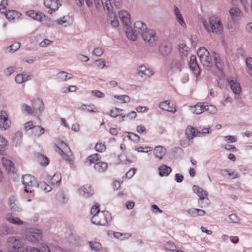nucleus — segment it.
Segmentation results:
<instances>
[{"label":"nucleus","mask_w":252,"mask_h":252,"mask_svg":"<svg viewBox=\"0 0 252 252\" xmlns=\"http://www.w3.org/2000/svg\"><path fill=\"white\" fill-rule=\"evenodd\" d=\"M147 29V26L144 23L137 21L134 23L133 29H127L126 34L129 40L135 41L138 36H142Z\"/></svg>","instance_id":"nucleus-1"},{"label":"nucleus","mask_w":252,"mask_h":252,"mask_svg":"<svg viewBox=\"0 0 252 252\" xmlns=\"http://www.w3.org/2000/svg\"><path fill=\"white\" fill-rule=\"evenodd\" d=\"M202 24L205 30L208 32L220 34L223 31V26L220 19L215 17L209 18V22L203 20Z\"/></svg>","instance_id":"nucleus-2"},{"label":"nucleus","mask_w":252,"mask_h":252,"mask_svg":"<svg viewBox=\"0 0 252 252\" xmlns=\"http://www.w3.org/2000/svg\"><path fill=\"white\" fill-rule=\"evenodd\" d=\"M197 54L203 66L208 70L213 66V62L210 53L205 47L198 49Z\"/></svg>","instance_id":"nucleus-3"},{"label":"nucleus","mask_w":252,"mask_h":252,"mask_svg":"<svg viewBox=\"0 0 252 252\" xmlns=\"http://www.w3.org/2000/svg\"><path fill=\"white\" fill-rule=\"evenodd\" d=\"M112 217L111 214L107 211L101 212L99 214H94L91 221L93 223L98 225H105L111 221Z\"/></svg>","instance_id":"nucleus-4"},{"label":"nucleus","mask_w":252,"mask_h":252,"mask_svg":"<svg viewBox=\"0 0 252 252\" xmlns=\"http://www.w3.org/2000/svg\"><path fill=\"white\" fill-rule=\"evenodd\" d=\"M42 237V231L36 228L30 229L26 233V239L28 241L34 244L40 241Z\"/></svg>","instance_id":"nucleus-5"},{"label":"nucleus","mask_w":252,"mask_h":252,"mask_svg":"<svg viewBox=\"0 0 252 252\" xmlns=\"http://www.w3.org/2000/svg\"><path fill=\"white\" fill-rule=\"evenodd\" d=\"M55 150L65 160L70 163L72 162V160L70 158L69 156L66 154L67 152H70L71 151L69 146L65 143L62 142L60 143V146L56 145Z\"/></svg>","instance_id":"nucleus-6"},{"label":"nucleus","mask_w":252,"mask_h":252,"mask_svg":"<svg viewBox=\"0 0 252 252\" xmlns=\"http://www.w3.org/2000/svg\"><path fill=\"white\" fill-rule=\"evenodd\" d=\"M141 37L146 42L148 43L149 45L151 46H154L157 40L156 32L151 29H148Z\"/></svg>","instance_id":"nucleus-7"},{"label":"nucleus","mask_w":252,"mask_h":252,"mask_svg":"<svg viewBox=\"0 0 252 252\" xmlns=\"http://www.w3.org/2000/svg\"><path fill=\"white\" fill-rule=\"evenodd\" d=\"M43 3L49 9L48 12L50 14L57 10L62 5L60 0H44Z\"/></svg>","instance_id":"nucleus-8"},{"label":"nucleus","mask_w":252,"mask_h":252,"mask_svg":"<svg viewBox=\"0 0 252 252\" xmlns=\"http://www.w3.org/2000/svg\"><path fill=\"white\" fill-rule=\"evenodd\" d=\"M189 66L193 74L196 76H198L200 74L201 69L196 61V57L194 55L190 57Z\"/></svg>","instance_id":"nucleus-9"},{"label":"nucleus","mask_w":252,"mask_h":252,"mask_svg":"<svg viewBox=\"0 0 252 252\" xmlns=\"http://www.w3.org/2000/svg\"><path fill=\"white\" fill-rule=\"evenodd\" d=\"M7 204L10 209L14 212H20L22 210L15 196H10L8 199Z\"/></svg>","instance_id":"nucleus-10"},{"label":"nucleus","mask_w":252,"mask_h":252,"mask_svg":"<svg viewBox=\"0 0 252 252\" xmlns=\"http://www.w3.org/2000/svg\"><path fill=\"white\" fill-rule=\"evenodd\" d=\"M10 122L8 119L7 115L5 111L0 112V129L5 130L8 128Z\"/></svg>","instance_id":"nucleus-11"},{"label":"nucleus","mask_w":252,"mask_h":252,"mask_svg":"<svg viewBox=\"0 0 252 252\" xmlns=\"http://www.w3.org/2000/svg\"><path fill=\"white\" fill-rule=\"evenodd\" d=\"M22 183L25 186H28L31 187H35L38 185L34 177L28 174L23 176Z\"/></svg>","instance_id":"nucleus-12"},{"label":"nucleus","mask_w":252,"mask_h":252,"mask_svg":"<svg viewBox=\"0 0 252 252\" xmlns=\"http://www.w3.org/2000/svg\"><path fill=\"white\" fill-rule=\"evenodd\" d=\"M137 74L142 78H150L153 74V71L145 65H141L137 69Z\"/></svg>","instance_id":"nucleus-13"},{"label":"nucleus","mask_w":252,"mask_h":252,"mask_svg":"<svg viewBox=\"0 0 252 252\" xmlns=\"http://www.w3.org/2000/svg\"><path fill=\"white\" fill-rule=\"evenodd\" d=\"M159 107L163 110L168 111L172 113H175L176 112L175 105L173 103L171 104L168 100L161 102L159 104Z\"/></svg>","instance_id":"nucleus-14"},{"label":"nucleus","mask_w":252,"mask_h":252,"mask_svg":"<svg viewBox=\"0 0 252 252\" xmlns=\"http://www.w3.org/2000/svg\"><path fill=\"white\" fill-rule=\"evenodd\" d=\"M80 195L84 198H88L91 196L93 193L94 191L92 190L90 185H86L81 187L78 189Z\"/></svg>","instance_id":"nucleus-15"},{"label":"nucleus","mask_w":252,"mask_h":252,"mask_svg":"<svg viewBox=\"0 0 252 252\" xmlns=\"http://www.w3.org/2000/svg\"><path fill=\"white\" fill-rule=\"evenodd\" d=\"M183 63L179 60H173L172 61L170 65V71L172 73L180 72L182 69Z\"/></svg>","instance_id":"nucleus-16"},{"label":"nucleus","mask_w":252,"mask_h":252,"mask_svg":"<svg viewBox=\"0 0 252 252\" xmlns=\"http://www.w3.org/2000/svg\"><path fill=\"white\" fill-rule=\"evenodd\" d=\"M119 17L123 25L127 26L130 23V14L125 10L120 11L118 13Z\"/></svg>","instance_id":"nucleus-17"},{"label":"nucleus","mask_w":252,"mask_h":252,"mask_svg":"<svg viewBox=\"0 0 252 252\" xmlns=\"http://www.w3.org/2000/svg\"><path fill=\"white\" fill-rule=\"evenodd\" d=\"M227 81L230 86L231 89L235 94H238L241 93V89L240 85L236 80L228 78Z\"/></svg>","instance_id":"nucleus-18"},{"label":"nucleus","mask_w":252,"mask_h":252,"mask_svg":"<svg viewBox=\"0 0 252 252\" xmlns=\"http://www.w3.org/2000/svg\"><path fill=\"white\" fill-rule=\"evenodd\" d=\"M214 62L215 63L216 68L220 71H222L224 69V63L220 59V56L215 51L212 53Z\"/></svg>","instance_id":"nucleus-19"},{"label":"nucleus","mask_w":252,"mask_h":252,"mask_svg":"<svg viewBox=\"0 0 252 252\" xmlns=\"http://www.w3.org/2000/svg\"><path fill=\"white\" fill-rule=\"evenodd\" d=\"M4 13L6 18L9 21H14L15 20L19 18L21 16L20 13L14 10L5 11V9Z\"/></svg>","instance_id":"nucleus-20"},{"label":"nucleus","mask_w":252,"mask_h":252,"mask_svg":"<svg viewBox=\"0 0 252 252\" xmlns=\"http://www.w3.org/2000/svg\"><path fill=\"white\" fill-rule=\"evenodd\" d=\"M8 242L9 244H12V250L13 251H18L22 246L21 241L14 237H10L8 240Z\"/></svg>","instance_id":"nucleus-21"},{"label":"nucleus","mask_w":252,"mask_h":252,"mask_svg":"<svg viewBox=\"0 0 252 252\" xmlns=\"http://www.w3.org/2000/svg\"><path fill=\"white\" fill-rule=\"evenodd\" d=\"M229 14L233 20H237L241 18L243 14L241 10L238 7H233L229 10Z\"/></svg>","instance_id":"nucleus-22"},{"label":"nucleus","mask_w":252,"mask_h":252,"mask_svg":"<svg viewBox=\"0 0 252 252\" xmlns=\"http://www.w3.org/2000/svg\"><path fill=\"white\" fill-rule=\"evenodd\" d=\"M26 14L27 16L31 17L34 20L40 21L43 17H45V15L42 12H35L33 10H29L26 12Z\"/></svg>","instance_id":"nucleus-23"},{"label":"nucleus","mask_w":252,"mask_h":252,"mask_svg":"<svg viewBox=\"0 0 252 252\" xmlns=\"http://www.w3.org/2000/svg\"><path fill=\"white\" fill-rule=\"evenodd\" d=\"M174 12L176 16V19L178 23L183 27L185 28L186 27V24L184 21V19L181 14L179 9L176 6L174 7Z\"/></svg>","instance_id":"nucleus-24"},{"label":"nucleus","mask_w":252,"mask_h":252,"mask_svg":"<svg viewBox=\"0 0 252 252\" xmlns=\"http://www.w3.org/2000/svg\"><path fill=\"white\" fill-rule=\"evenodd\" d=\"M6 220L9 222L15 225H21L24 224V221L17 217H14L11 214H8L5 216Z\"/></svg>","instance_id":"nucleus-25"},{"label":"nucleus","mask_w":252,"mask_h":252,"mask_svg":"<svg viewBox=\"0 0 252 252\" xmlns=\"http://www.w3.org/2000/svg\"><path fill=\"white\" fill-rule=\"evenodd\" d=\"M192 189L194 192L199 197V198H207L206 197V196L208 195L207 191L204 190L198 186L194 185L192 187Z\"/></svg>","instance_id":"nucleus-26"},{"label":"nucleus","mask_w":252,"mask_h":252,"mask_svg":"<svg viewBox=\"0 0 252 252\" xmlns=\"http://www.w3.org/2000/svg\"><path fill=\"white\" fill-rule=\"evenodd\" d=\"M166 153V149L161 146H156L154 150V154L157 158L161 159Z\"/></svg>","instance_id":"nucleus-27"},{"label":"nucleus","mask_w":252,"mask_h":252,"mask_svg":"<svg viewBox=\"0 0 252 252\" xmlns=\"http://www.w3.org/2000/svg\"><path fill=\"white\" fill-rule=\"evenodd\" d=\"M159 175L161 177L167 176L171 172V167L165 164H162L158 168Z\"/></svg>","instance_id":"nucleus-28"},{"label":"nucleus","mask_w":252,"mask_h":252,"mask_svg":"<svg viewBox=\"0 0 252 252\" xmlns=\"http://www.w3.org/2000/svg\"><path fill=\"white\" fill-rule=\"evenodd\" d=\"M171 51V47L169 44H162L159 47V52L164 56H168L170 54Z\"/></svg>","instance_id":"nucleus-29"},{"label":"nucleus","mask_w":252,"mask_h":252,"mask_svg":"<svg viewBox=\"0 0 252 252\" xmlns=\"http://www.w3.org/2000/svg\"><path fill=\"white\" fill-rule=\"evenodd\" d=\"M88 243L89 245L90 250L92 251H94V252H99L102 249L101 244L98 242L89 241Z\"/></svg>","instance_id":"nucleus-30"},{"label":"nucleus","mask_w":252,"mask_h":252,"mask_svg":"<svg viewBox=\"0 0 252 252\" xmlns=\"http://www.w3.org/2000/svg\"><path fill=\"white\" fill-rule=\"evenodd\" d=\"M56 199L63 204L66 203L68 198L63 190H60L56 194Z\"/></svg>","instance_id":"nucleus-31"},{"label":"nucleus","mask_w":252,"mask_h":252,"mask_svg":"<svg viewBox=\"0 0 252 252\" xmlns=\"http://www.w3.org/2000/svg\"><path fill=\"white\" fill-rule=\"evenodd\" d=\"M107 165L105 162H98L94 164V168L99 172H103L107 169Z\"/></svg>","instance_id":"nucleus-32"},{"label":"nucleus","mask_w":252,"mask_h":252,"mask_svg":"<svg viewBox=\"0 0 252 252\" xmlns=\"http://www.w3.org/2000/svg\"><path fill=\"white\" fill-rule=\"evenodd\" d=\"M30 75L27 74H18L16 75L15 78V80L17 83L21 84L25 82L30 79L29 78Z\"/></svg>","instance_id":"nucleus-33"},{"label":"nucleus","mask_w":252,"mask_h":252,"mask_svg":"<svg viewBox=\"0 0 252 252\" xmlns=\"http://www.w3.org/2000/svg\"><path fill=\"white\" fill-rule=\"evenodd\" d=\"M204 104L201 103H197L195 106L192 107V112L195 114H200L205 111Z\"/></svg>","instance_id":"nucleus-34"},{"label":"nucleus","mask_w":252,"mask_h":252,"mask_svg":"<svg viewBox=\"0 0 252 252\" xmlns=\"http://www.w3.org/2000/svg\"><path fill=\"white\" fill-rule=\"evenodd\" d=\"M22 132L20 131H17L12 138L13 143L16 146L22 143Z\"/></svg>","instance_id":"nucleus-35"},{"label":"nucleus","mask_w":252,"mask_h":252,"mask_svg":"<svg viewBox=\"0 0 252 252\" xmlns=\"http://www.w3.org/2000/svg\"><path fill=\"white\" fill-rule=\"evenodd\" d=\"M45 130L41 126H34L33 127L32 132L33 134L37 137H40L44 133Z\"/></svg>","instance_id":"nucleus-36"},{"label":"nucleus","mask_w":252,"mask_h":252,"mask_svg":"<svg viewBox=\"0 0 252 252\" xmlns=\"http://www.w3.org/2000/svg\"><path fill=\"white\" fill-rule=\"evenodd\" d=\"M7 141L0 135V155L4 154L5 150L7 146Z\"/></svg>","instance_id":"nucleus-37"},{"label":"nucleus","mask_w":252,"mask_h":252,"mask_svg":"<svg viewBox=\"0 0 252 252\" xmlns=\"http://www.w3.org/2000/svg\"><path fill=\"white\" fill-rule=\"evenodd\" d=\"M61 175L59 173H55L54 175L51 178V184L52 185L59 186L61 181Z\"/></svg>","instance_id":"nucleus-38"},{"label":"nucleus","mask_w":252,"mask_h":252,"mask_svg":"<svg viewBox=\"0 0 252 252\" xmlns=\"http://www.w3.org/2000/svg\"><path fill=\"white\" fill-rule=\"evenodd\" d=\"M186 134L188 139H192L196 136V129L191 126H189L186 130Z\"/></svg>","instance_id":"nucleus-39"},{"label":"nucleus","mask_w":252,"mask_h":252,"mask_svg":"<svg viewBox=\"0 0 252 252\" xmlns=\"http://www.w3.org/2000/svg\"><path fill=\"white\" fill-rule=\"evenodd\" d=\"M1 161L3 166L6 169L8 170H12V168L14 167V164L10 160L2 158H1Z\"/></svg>","instance_id":"nucleus-40"},{"label":"nucleus","mask_w":252,"mask_h":252,"mask_svg":"<svg viewBox=\"0 0 252 252\" xmlns=\"http://www.w3.org/2000/svg\"><path fill=\"white\" fill-rule=\"evenodd\" d=\"M35 109H37L40 112H42L44 110V105L42 100L40 99H37L34 101V106Z\"/></svg>","instance_id":"nucleus-41"},{"label":"nucleus","mask_w":252,"mask_h":252,"mask_svg":"<svg viewBox=\"0 0 252 252\" xmlns=\"http://www.w3.org/2000/svg\"><path fill=\"white\" fill-rule=\"evenodd\" d=\"M123 111L121 109L115 107L110 110L109 115L112 117H117V116L122 115V112Z\"/></svg>","instance_id":"nucleus-42"},{"label":"nucleus","mask_w":252,"mask_h":252,"mask_svg":"<svg viewBox=\"0 0 252 252\" xmlns=\"http://www.w3.org/2000/svg\"><path fill=\"white\" fill-rule=\"evenodd\" d=\"M188 47L185 44H181L179 45L178 50L182 58L186 56L188 53Z\"/></svg>","instance_id":"nucleus-43"},{"label":"nucleus","mask_w":252,"mask_h":252,"mask_svg":"<svg viewBox=\"0 0 252 252\" xmlns=\"http://www.w3.org/2000/svg\"><path fill=\"white\" fill-rule=\"evenodd\" d=\"M38 158L40 161V164L42 166H45L49 164V160L48 158L42 154H39Z\"/></svg>","instance_id":"nucleus-44"},{"label":"nucleus","mask_w":252,"mask_h":252,"mask_svg":"<svg viewBox=\"0 0 252 252\" xmlns=\"http://www.w3.org/2000/svg\"><path fill=\"white\" fill-rule=\"evenodd\" d=\"M58 77L59 79H60L63 81H66V80H68L72 78V75L69 74V76H68V74L67 73H66V72L62 71H60L58 74Z\"/></svg>","instance_id":"nucleus-45"},{"label":"nucleus","mask_w":252,"mask_h":252,"mask_svg":"<svg viewBox=\"0 0 252 252\" xmlns=\"http://www.w3.org/2000/svg\"><path fill=\"white\" fill-rule=\"evenodd\" d=\"M101 1L104 10L110 12L112 8L110 0H101Z\"/></svg>","instance_id":"nucleus-46"},{"label":"nucleus","mask_w":252,"mask_h":252,"mask_svg":"<svg viewBox=\"0 0 252 252\" xmlns=\"http://www.w3.org/2000/svg\"><path fill=\"white\" fill-rule=\"evenodd\" d=\"M204 107L205 108V111L212 114H215L217 112V108L213 105H209L208 103H205Z\"/></svg>","instance_id":"nucleus-47"},{"label":"nucleus","mask_w":252,"mask_h":252,"mask_svg":"<svg viewBox=\"0 0 252 252\" xmlns=\"http://www.w3.org/2000/svg\"><path fill=\"white\" fill-rule=\"evenodd\" d=\"M164 248L165 250L171 251H174L176 249L175 244L171 242H167L164 245Z\"/></svg>","instance_id":"nucleus-48"},{"label":"nucleus","mask_w":252,"mask_h":252,"mask_svg":"<svg viewBox=\"0 0 252 252\" xmlns=\"http://www.w3.org/2000/svg\"><path fill=\"white\" fill-rule=\"evenodd\" d=\"M38 186L46 192H50L52 189V187L50 185L47 184L45 182H40L38 184Z\"/></svg>","instance_id":"nucleus-49"},{"label":"nucleus","mask_w":252,"mask_h":252,"mask_svg":"<svg viewBox=\"0 0 252 252\" xmlns=\"http://www.w3.org/2000/svg\"><path fill=\"white\" fill-rule=\"evenodd\" d=\"M99 155L98 154H95L89 156L86 158V160L87 161H89L90 163H94L99 160Z\"/></svg>","instance_id":"nucleus-50"},{"label":"nucleus","mask_w":252,"mask_h":252,"mask_svg":"<svg viewBox=\"0 0 252 252\" xmlns=\"http://www.w3.org/2000/svg\"><path fill=\"white\" fill-rule=\"evenodd\" d=\"M114 97L118 100L122 101L123 103H127L130 101V97L127 95H114Z\"/></svg>","instance_id":"nucleus-51"},{"label":"nucleus","mask_w":252,"mask_h":252,"mask_svg":"<svg viewBox=\"0 0 252 252\" xmlns=\"http://www.w3.org/2000/svg\"><path fill=\"white\" fill-rule=\"evenodd\" d=\"M128 135L127 137L131 141H133L135 143H138L139 141L140 137L136 134H134L132 132H127Z\"/></svg>","instance_id":"nucleus-52"},{"label":"nucleus","mask_w":252,"mask_h":252,"mask_svg":"<svg viewBox=\"0 0 252 252\" xmlns=\"http://www.w3.org/2000/svg\"><path fill=\"white\" fill-rule=\"evenodd\" d=\"M20 47V44L18 42H15L10 46H9L8 48L9 49V51L10 52H14L17 51Z\"/></svg>","instance_id":"nucleus-53"},{"label":"nucleus","mask_w":252,"mask_h":252,"mask_svg":"<svg viewBox=\"0 0 252 252\" xmlns=\"http://www.w3.org/2000/svg\"><path fill=\"white\" fill-rule=\"evenodd\" d=\"M209 201L208 198H199L198 200V204L199 207L200 208H204L206 207L208 204V202Z\"/></svg>","instance_id":"nucleus-54"},{"label":"nucleus","mask_w":252,"mask_h":252,"mask_svg":"<svg viewBox=\"0 0 252 252\" xmlns=\"http://www.w3.org/2000/svg\"><path fill=\"white\" fill-rule=\"evenodd\" d=\"M91 94L93 96H95L98 98H103L104 97L105 94L104 93L98 90H93L92 91Z\"/></svg>","instance_id":"nucleus-55"},{"label":"nucleus","mask_w":252,"mask_h":252,"mask_svg":"<svg viewBox=\"0 0 252 252\" xmlns=\"http://www.w3.org/2000/svg\"><path fill=\"white\" fill-rule=\"evenodd\" d=\"M99 204L98 203H95L92 207L91 210V213L93 216L94 214H99L101 212H100V210L99 209Z\"/></svg>","instance_id":"nucleus-56"},{"label":"nucleus","mask_w":252,"mask_h":252,"mask_svg":"<svg viewBox=\"0 0 252 252\" xmlns=\"http://www.w3.org/2000/svg\"><path fill=\"white\" fill-rule=\"evenodd\" d=\"M105 148V145L101 143H97L94 147L95 150L99 152H102L104 151Z\"/></svg>","instance_id":"nucleus-57"},{"label":"nucleus","mask_w":252,"mask_h":252,"mask_svg":"<svg viewBox=\"0 0 252 252\" xmlns=\"http://www.w3.org/2000/svg\"><path fill=\"white\" fill-rule=\"evenodd\" d=\"M7 0H0V12L3 13L7 5Z\"/></svg>","instance_id":"nucleus-58"},{"label":"nucleus","mask_w":252,"mask_h":252,"mask_svg":"<svg viewBox=\"0 0 252 252\" xmlns=\"http://www.w3.org/2000/svg\"><path fill=\"white\" fill-rule=\"evenodd\" d=\"M103 52L104 50L102 48L97 47L94 49L93 52V54L96 56L99 57L103 53Z\"/></svg>","instance_id":"nucleus-59"},{"label":"nucleus","mask_w":252,"mask_h":252,"mask_svg":"<svg viewBox=\"0 0 252 252\" xmlns=\"http://www.w3.org/2000/svg\"><path fill=\"white\" fill-rule=\"evenodd\" d=\"M188 213L193 217H196L198 216L197 209L191 208L188 210Z\"/></svg>","instance_id":"nucleus-60"},{"label":"nucleus","mask_w":252,"mask_h":252,"mask_svg":"<svg viewBox=\"0 0 252 252\" xmlns=\"http://www.w3.org/2000/svg\"><path fill=\"white\" fill-rule=\"evenodd\" d=\"M136 171V168H133L129 170V171L126 173V176L127 178L130 179L134 175Z\"/></svg>","instance_id":"nucleus-61"},{"label":"nucleus","mask_w":252,"mask_h":252,"mask_svg":"<svg viewBox=\"0 0 252 252\" xmlns=\"http://www.w3.org/2000/svg\"><path fill=\"white\" fill-rule=\"evenodd\" d=\"M40 251L41 252H51L48 246L45 243H41Z\"/></svg>","instance_id":"nucleus-62"},{"label":"nucleus","mask_w":252,"mask_h":252,"mask_svg":"<svg viewBox=\"0 0 252 252\" xmlns=\"http://www.w3.org/2000/svg\"><path fill=\"white\" fill-rule=\"evenodd\" d=\"M34 126H33L32 121H29L26 123L24 126V128L26 130H29L30 129H33Z\"/></svg>","instance_id":"nucleus-63"},{"label":"nucleus","mask_w":252,"mask_h":252,"mask_svg":"<svg viewBox=\"0 0 252 252\" xmlns=\"http://www.w3.org/2000/svg\"><path fill=\"white\" fill-rule=\"evenodd\" d=\"M246 63L249 69L252 72V58H248L246 60Z\"/></svg>","instance_id":"nucleus-64"}]
</instances>
